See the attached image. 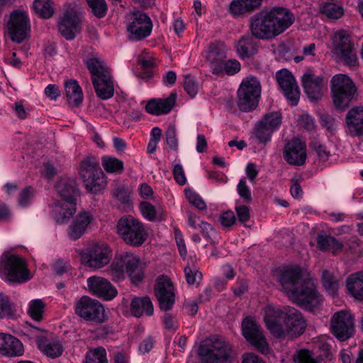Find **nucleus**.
Wrapping results in <instances>:
<instances>
[{"mask_svg":"<svg viewBox=\"0 0 363 363\" xmlns=\"http://www.w3.org/2000/svg\"><path fill=\"white\" fill-rule=\"evenodd\" d=\"M279 282L290 300L309 311H313L323 301L314 281L311 279H303L299 267L282 270Z\"/></svg>","mask_w":363,"mask_h":363,"instance_id":"obj_1","label":"nucleus"},{"mask_svg":"<svg viewBox=\"0 0 363 363\" xmlns=\"http://www.w3.org/2000/svg\"><path fill=\"white\" fill-rule=\"evenodd\" d=\"M264 321L270 333L281 339L301 335L307 325L301 313L295 308L274 304L264 308Z\"/></svg>","mask_w":363,"mask_h":363,"instance_id":"obj_2","label":"nucleus"},{"mask_svg":"<svg viewBox=\"0 0 363 363\" xmlns=\"http://www.w3.org/2000/svg\"><path fill=\"white\" fill-rule=\"evenodd\" d=\"M294 21V15L288 9L274 7L255 13L249 20V27L255 38L269 40L284 33Z\"/></svg>","mask_w":363,"mask_h":363,"instance_id":"obj_3","label":"nucleus"},{"mask_svg":"<svg viewBox=\"0 0 363 363\" xmlns=\"http://www.w3.org/2000/svg\"><path fill=\"white\" fill-rule=\"evenodd\" d=\"M56 189L61 199L55 203L52 216L58 224L67 223L76 213L78 189L75 182L71 179L60 180Z\"/></svg>","mask_w":363,"mask_h":363,"instance_id":"obj_4","label":"nucleus"},{"mask_svg":"<svg viewBox=\"0 0 363 363\" xmlns=\"http://www.w3.org/2000/svg\"><path fill=\"white\" fill-rule=\"evenodd\" d=\"M0 278L9 284H23L30 280L31 277L26 259L9 252L1 255Z\"/></svg>","mask_w":363,"mask_h":363,"instance_id":"obj_5","label":"nucleus"},{"mask_svg":"<svg viewBox=\"0 0 363 363\" xmlns=\"http://www.w3.org/2000/svg\"><path fill=\"white\" fill-rule=\"evenodd\" d=\"M231 347L223 339L209 337L203 340L198 349L203 363H230Z\"/></svg>","mask_w":363,"mask_h":363,"instance_id":"obj_6","label":"nucleus"},{"mask_svg":"<svg viewBox=\"0 0 363 363\" xmlns=\"http://www.w3.org/2000/svg\"><path fill=\"white\" fill-rule=\"evenodd\" d=\"M330 89L334 106L337 110L342 111L350 106L357 91L352 80L343 74L333 77Z\"/></svg>","mask_w":363,"mask_h":363,"instance_id":"obj_7","label":"nucleus"},{"mask_svg":"<svg viewBox=\"0 0 363 363\" xmlns=\"http://www.w3.org/2000/svg\"><path fill=\"white\" fill-rule=\"evenodd\" d=\"M117 232L127 245L135 247L141 246L148 235L144 224L131 216L122 217L118 221Z\"/></svg>","mask_w":363,"mask_h":363,"instance_id":"obj_8","label":"nucleus"},{"mask_svg":"<svg viewBox=\"0 0 363 363\" xmlns=\"http://www.w3.org/2000/svg\"><path fill=\"white\" fill-rule=\"evenodd\" d=\"M79 176L90 193L99 194L106 186L105 175L94 158L86 157L82 161Z\"/></svg>","mask_w":363,"mask_h":363,"instance_id":"obj_9","label":"nucleus"},{"mask_svg":"<svg viewBox=\"0 0 363 363\" xmlns=\"http://www.w3.org/2000/svg\"><path fill=\"white\" fill-rule=\"evenodd\" d=\"M261 94V84L258 79L249 76L244 79L238 90V106L240 111L249 112L255 109Z\"/></svg>","mask_w":363,"mask_h":363,"instance_id":"obj_10","label":"nucleus"},{"mask_svg":"<svg viewBox=\"0 0 363 363\" xmlns=\"http://www.w3.org/2000/svg\"><path fill=\"white\" fill-rule=\"evenodd\" d=\"M282 123V115L279 111L267 112L255 123L252 135L257 143L267 145L272 140Z\"/></svg>","mask_w":363,"mask_h":363,"instance_id":"obj_11","label":"nucleus"},{"mask_svg":"<svg viewBox=\"0 0 363 363\" xmlns=\"http://www.w3.org/2000/svg\"><path fill=\"white\" fill-rule=\"evenodd\" d=\"M152 27L151 18L145 13L140 11L133 12L127 18L128 37L132 41H140L150 36Z\"/></svg>","mask_w":363,"mask_h":363,"instance_id":"obj_12","label":"nucleus"},{"mask_svg":"<svg viewBox=\"0 0 363 363\" xmlns=\"http://www.w3.org/2000/svg\"><path fill=\"white\" fill-rule=\"evenodd\" d=\"M74 311L86 321L104 323L106 319L103 305L99 301L86 296L81 297L76 302Z\"/></svg>","mask_w":363,"mask_h":363,"instance_id":"obj_13","label":"nucleus"},{"mask_svg":"<svg viewBox=\"0 0 363 363\" xmlns=\"http://www.w3.org/2000/svg\"><path fill=\"white\" fill-rule=\"evenodd\" d=\"M57 27L66 40L75 38L77 33L80 31L78 6L75 2L67 4L63 16L57 22Z\"/></svg>","mask_w":363,"mask_h":363,"instance_id":"obj_14","label":"nucleus"},{"mask_svg":"<svg viewBox=\"0 0 363 363\" xmlns=\"http://www.w3.org/2000/svg\"><path fill=\"white\" fill-rule=\"evenodd\" d=\"M333 43L335 50L340 54L346 65L352 67L358 65L354 45L351 42L350 35L347 31L341 30L335 33Z\"/></svg>","mask_w":363,"mask_h":363,"instance_id":"obj_15","label":"nucleus"},{"mask_svg":"<svg viewBox=\"0 0 363 363\" xmlns=\"http://www.w3.org/2000/svg\"><path fill=\"white\" fill-rule=\"evenodd\" d=\"M279 87L291 106H296L300 99V90L294 75L283 69L276 73Z\"/></svg>","mask_w":363,"mask_h":363,"instance_id":"obj_16","label":"nucleus"},{"mask_svg":"<svg viewBox=\"0 0 363 363\" xmlns=\"http://www.w3.org/2000/svg\"><path fill=\"white\" fill-rule=\"evenodd\" d=\"M242 332L243 336L252 345L262 353H267L269 350L268 343L263 335L260 326L252 317L245 318L242 323Z\"/></svg>","mask_w":363,"mask_h":363,"instance_id":"obj_17","label":"nucleus"},{"mask_svg":"<svg viewBox=\"0 0 363 363\" xmlns=\"http://www.w3.org/2000/svg\"><path fill=\"white\" fill-rule=\"evenodd\" d=\"M330 330L333 335L340 341L349 339L354 330L353 317L345 311L335 313L331 318Z\"/></svg>","mask_w":363,"mask_h":363,"instance_id":"obj_18","label":"nucleus"},{"mask_svg":"<svg viewBox=\"0 0 363 363\" xmlns=\"http://www.w3.org/2000/svg\"><path fill=\"white\" fill-rule=\"evenodd\" d=\"M112 250L106 244H94L86 249L82 259L89 267L100 269L109 263Z\"/></svg>","mask_w":363,"mask_h":363,"instance_id":"obj_19","label":"nucleus"},{"mask_svg":"<svg viewBox=\"0 0 363 363\" xmlns=\"http://www.w3.org/2000/svg\"><path fill=\"white\" fill-rule=\"evenodd\" d=\"M154 291L160 309L165 311L170 310L175 301L174 289L170 279L166 276L158 277Z\"/></svg>","mask_w":363,"mask_h":363,"instance_id":"obj_20","label":"nucleus"},{"mask_svg":"<svg viewBox=\"0 0 363 363\" xmlns=\"http://www.w3.org/2000/svg\"><path fill=\"white\" fill-rule=\"evenodd\" d=\"M283 157L291 165L302 166L307 159L306 143L298 138L289 140L284 147Z\"/></svg>","mask_w":363,"mask_h":363,"instance_id":"obj_21","label":"nucleus"},{"mask_svg":"<svg viewBox=\"0 0 363 363\" xmlns=\"http://www.w3.org/2000/svg\"><path fill=\"white\" fill-rule=\"evenodd\" d=\"M9 35L12 41L21 43L26 38L29 30L28 16L20 11H14L7 23Z\"/></svg>","mask_w":363,"mask_h":363,"instance_id":"obj_22","label":"nucleus"},{"mask_svg":"<svg viewBox=\"0 0 363 363\" xmlns=\"http://www.w3.org/2000/svg\"><path fill=\"white\" fill-rule=\"evenodd\" d=\"M301 82L305 93L311 101L322 97L323 87L327 82L322 75H315L308 70L302 75Z\"/></svg>","mask_w":363,"mask_h":363,"instance_id":"obj_23","label":"nucleus"},{"mask_svg":"<svg viewBox=\"0 0 363 363\" xmlns=\"http://www.w3.org/2000/svg\"><path fill=\"white\" fill-rule=\"evenodd\" d=\"M87 286L90 292L106 301L115 298L118 294L116 289L111 282L101 277H91L87 279Z\"/></svg>","mask_w":363,"mask_h":363,"instance_id":"obj_24","label":"nucleus"},{"mask_svg":"<svg viewBox=\"0 0 363 363\" xmlns=\"http://www.w3.org/2000/svg\"><path fill=\"white\" fill-rule=\"evenodd\" d=\"M345 132L352 138H363V106L350 108L345 116Z\"/></svg>","mask_w":363,"mask_h":363,"instance_id":"obj_25","label":"nucleus"},{"mask_svg":"<svg viewBox=\"0 0 363 363\" xmlns=\"http://www.w3.org/2000/svg\"><path fill=\"white\" fill-rule=\"evenodd\" d=\"M177 94L171 92L165 99H152L148 101L145 106L147 113L155 116L169 113L175 105Z\"/></svg>","mask_w":363,"mask_h":363,"instance_id":"obj_26","label":"nucleus"},{"mask_svg":"<svg viewBox=\"0 0 363 363\" xmlns=\"http://www.w3.org/2000/svg\"><path fill=\"white\" fill-rule=\"evenodd\" d=\"M21 342L11 335L0 333V354L8 357H18L23 354Z\"/></svg>","mask_w":363,"mask_h":363,"instance_id":"obj_27","label":"nucleus"},{"mask_svg":"<svg viewBox=\"0 0 363 363\" xmlns=\"http://www.w3.org/2000/svg\"><path fill=\"white\" fill-rule=\"evenodd\" d=\"M37 344L39 350L50 358L54 359L61 356L64 351L62 342L57 337H40L38 338Z\"/></svg>","mask_w":363,"mask_h":363,"instance_id":"obj_28","label":"nucleus"},{"mask_svg":"<svg viewBox=\"0 0 363 363\" xmlns=\"http://www.w3.org/2000/svg\"><path fill=\"white\" fill-rule=\"evenodd\" d=\"M125 272L135 284L143 280L145 277L144 267L138 255L127 252Z\"/></svg>","mask_w":363,"mask_h":363,"instance_id":"obj_29","label":"nucleus"},{"mask_svg":"<svg viewBox=\"0 0 363 363\" xmlns=\"http://www.w3.org/2000/svg\"><path fill=\"white\" fill-rule=\"evenodd\" d=\"M98 98L101 100L111 99L114 94L113 80L111 73L91 82Z\"/></svg>","mask_w":363,"mask_h":363,"instance_id":"obj_30","label":"nucleus"},{"mask_svg":"<svg viewBox=\"0 0 363 363\" xmlns=\"http://www.w3.org/2000/svg\"><path fill=\"white\" fill-rule=\"evenodd\" d=\"M91 219L92 216L90 213L87 211L80 212L69 225L68 230L69 237L74 240L79 238L86 231Z\"/></svg>","mask_w":363,"mask_h":363,"instance_id":"obj_31","label":"nucleus"},{"mask_svg":"<svg viewBox=\"0 0 363 363\" xmlns=\"http://www.w3.org/2000/svg\"><path fill=\"white\" fill-rule=\"evenodd\" d=\"M236 52L242 60L255 56L258 52V45L253 36H242L236 43Z\"/></svg>","mask_w":363,"mask_h":363,"instance_id":"obj_32","label":"nucleus"},{"mask_svg":"<svg viewBox=\"0 0 363 363\" xmlns=\"http://www.w3.org/2000/svg\"><path fill=\"white\" fill-rule=\"evenodd\" d=\"M127 252H123L116 255L111 265L107 269V274L112 280L120 281L125 278L126 270Z\"/></svg>","mask_w":363,"mask_h":363,"instance_id":"obj_33","label":"nucleus"},{"mask_svg":"<svg viewBox=\"0 0 363 363\" xmlns=\"http://www.w3.org/2000/svg\"><path fill=\"white\" fill-rule=\"evenodd\" d=\"M130 311L132 314L137 318L142 316L144 313L151 316L154 313L152 303L147 296L133 298L130 303Z\"/></svg>","mask_w":363,"mask_h":363,"instance_id":"obj_34","label":"nucleus"},{"mask_svg":"<svg viewBox=\"0 0 363 363\" xmlns=\"http://www.w3.org/2000/svg\"><path fill=\"white\" fill-rule=\"evenodd\" d=\"M84 63L91 74V82L94 81V78L98 79L102 77L104 74L111 73L106 62L99 57L93 56L88 57Z\"/></svg>","mask_w":363,"mask_h":363,"instance_id":"obj_35","label":"nucleus"},{"mask_svg":"<svg viewBox=\"0 0 363 363\" xmlns=\"http://www.w3.org/2000/svg\"><path fill=\"white\" fill-rule=\"evenodd\" d=\"M263 0H233L230 4V11L234 17L240 16L259 8Z\"/></svg>","mask_w":363,"mask_h":363,"instance_id":"obj_36","label":"nucleus"},{"mask_svg":"<svg viewBox=\"0 0 363 363\" xmlns=\"http://www.w3.org/2000/svg\"><path fill=\"white\" fill-rule=\"evenodd\" d=\"M65 94L67 101L74 106H78L83 101V92L77 81L70 79L65 84Z\"/></svg>","mask_w":363,"mask_h":363,"instance_id":"obj_37","label":"nucleus"},{"mask_svg":"<svg viewBox=\"0 0 363 363\" xmlns=\"http://www.w3.org/2000/svg\"><path fill=\"white\" fill-rule=\"evenodd\" d=\"M350 294L357 300H363V272L350 274L347 279Z\"/></svg>","mask_w":363,"mask_h":363,"instance_id":"obj_38","label":"nucleus"},{"mask_svg":"<svg viewBox=\"0 0 363 363\" xmlns=\"http://www.w3.org/2000/svg\"><path fill=\"white\" fill-rule=\"evenodd\" d=\"M317 243L320 250L331 251L334 254L342 248V245L335 238L323 233L318 235Z\"/></svg>","mask_w":363,"mask_h":363,"instance_id":"obj_39","label":"nucleus"},{"mask_svg":"<svg viewBox=\"0 0 363 363\" xmlns=\"http://www.w3.org/2000/svg\"><path fill=\"white\" fill-rule=\"evenodd\" d=\"M101 164L107 173L121 174L123 171V161L114 157H103L101 158Z\"/></svg>","mask_w":363,"mask_h":363,"instance_id":"obj_40","label":"nucleus"},{"mask_svg":"<svg viewBox=\"0 0 363 363\" xmlns=\"http://www.w3.org/2000/svg\"><path fill=\"white\" fill-rule=\"evenodd\" d=\"M33 9L43 18H50L54 13L53 2L51 0H35Z\"/></svg>","mask_w":363,"mask_h":363,"instance_id":"obj_41","label":"nucleus"},{"mask_svg":"<svg viewBox=\"0 0 363 363\" xmlns=\"http://www.w3.org/2000/svg\"><path fill=\"white\" fill-rule=\"evenodd\" d=\"M85 363H108L106 350L103 347L89 350L86 354Z\"/></svg>","mask_w":363,"mask_h":363,"instance_id":"obj_42","label":"nucleus"},{"mask_svg":"<svg viewBox=\"0 0 363 363\" xmlns=\"http://www.w3.org/2000/svg\"><path fill=\"white\" fill-rule=\"evenodd\" d=\"M322 281L328 294L331 296H335L339 289V282L337 280L335 279L333 274L327 270L323 271L322 274Z\"/></svg>","mask_w":363,"mask_h":363,"instance_id":"obj_43","label":"nucleus"},{"mask_svg":"<svg viewBox=\"0 0 363 363\" xmlns=\"http://www.w3.org/2000/svg\"><path fill=\"white\" fill-rule=\"evenodd\" d=\"M45 304L41 299L32 300L28 305V313L32 319L40 321L42 320Z\"/></svg>","mask_w":363,"mask_h":363,"instance_id":"obj_44","label":"nucleus"},{"mask_svg":"<svg viewBox=\"0 0 363 363\" xmlns=\"http://www.w3.org/2000/svg\"><path fill=\"white\" fill-rule=\"evenodd\" d=\"M226 45L221 42L212 43L208 46L207 59L226 58Z\"/></svg>","mask_w":363,"mask_h":363,"instance_id":"obj_45","label":"nucleus"},{"mask_svg":"<svg viewBox=\"0 0 363 363\" xmlns=\"http://www.w3.org/2000/svg\"><path fill=\"white\" fill-rule=\"evenodd\" d=\"M93 14L98 18H103L107 12V4L105 0H86Z\"/></svg>","mask_w":363,"mask_h":363,"instance_id":"obj_46","label":"nucleus"},{"mask_svg":"<svg viewBox=\"0 0 363 363\" xmlns=\"http://www.w3.org/2000/svg\"><path fill=\"white\" fill-rule=\"evenodd\" d=\"M321 11L324 15L331 19H337L343 15L342 7L333 3L325 4Z\"/></svg>","mask_w":363,"mask_h":363,"instance_id":"obj_47","label":"nucleus"},{"mask_svg":"<svg viewBox=\"0 0 363 363\" xmlns=\"http://www.w3.org/2000/svg\"><path fill=\"white\" fill-rule=\"evenodd\" d=\"M35 195L34 189L31 186H27L22 189L18 197V204L21 208H26L30 205Z\"/></svg>","mask_w":363,"mask_h":363,"instance_id":"obj_48","label":"nucleus"},{"mask_svg":"<svg viewBox=\"0 0 363 363\" xmlns=\"http://www.w3.org/2000/svg\"><path fill=\"white\" fill-rule=\"evenodd\" d=\"M185 194L189 201L199 210L206 208V204L203 199L195 191L188 189L185 191Z\"/></svg>","mask_w":363,"mask_h":363,"instance_id":"obj_49","label":"nucleus"},{"mask_svg":"<svg viewBox=\"0 0 363 363\" xmlns=\"http://www.w3.org/2000/svg\"><path fill=\"white\" fill-rule=\"evenodd\" d=\"M185 91L191 97L194 98L198 94L199 84L197 82L190 76H185L183 82Z\"/></svg>","mask_w":363,"mask_h":363,"instance_id":"obj_50","label":"nucleus"},{"mask_svg":"<svg viewBox=\"0 0 363 363\" xmlns=\"http://www.w3.org/2000/svg\"><path fill=\"white\" fill-rule=\"evenodd\" d=\"M140 209L143 217L150 220L152 221L156 219L157 211L155 207L149 202L143 201L140 204Z\"/></svg>","mask_w":363,"mask_h":363,"instance_id":"obj_51","label":"nucleus"},{"mask_svg":"<svg viewBox=\"0 0 363 363\" xmlns=\"http://www.w3.org/2000/svg\"><path fill=\"white\" fill-rule=\"evenodd\" d=\"M184 274L186 282L189 285L194 284L202 278L201 273L195 267L186 266L184 268Z\"/></svg>","mask_w":363,"mask_h":363,"instance_id":"obj_52","label":"nucleus"},{"mask_svg":"<svg viewBox=\"0 0 363 363\" xmlns=\"http://www.w3.org/2000/svg\"><path fill=\"white\" fill-rule=\"evenodd\" d=\"M13 315V311L9 298L0 293V318H9Z\"/></svg>","mask_w":363,"mask_h":363,"instance_id":"obj_53","label":"nucleus"},{"mask_svg":"<svg viewBox=\"0 0 363 363\" xmlns=\"http://www.w3.org/2000/svg\"><path fill=\"white\" fill-rule=\"evenodd\" d=\"M226 58H213L207 59L209 62L210 70L212 74L216 75L223 74L225 62Z\"/></svg>","mask_w":363,"mask_h":363,"instance_id":"obj_54","label":"nucleus"},{"mask_svg":"<svg viewBox=\"0 0 363 363\" xmlns=\"http://www.w3.org/2000/svg\"><path fill=\"white\" fill-rule=\"evenodd\" d=\"M241 65L240 62L235 59H230L225 60L223 74L228 76L234 75L240 71Z\"/></svg>","mask_w":363,"mask_h":363,"instance_id":"obj_55","label":"nucleus"},{"mask_svg":"<svg viewBox=\"0 0 363 363\" xmlns=\"http://www.w3.org/2000/svg\"><path fill=\"white\" fill-rule=\"evenodd\" d=\"M165 135L167 145L172 149L177 150L178 147V140L175 126L174 125H169L166 130Z\"/></svg>","mask_w":363,"mask_h":363,"instance_id":"obj_56","label":"nucleus"},{"mask_svg":"<svg viewBox=\"0 0 363 363\" xmlns=\"http://www.w3.org/2000/svg\"><path fill=\"white\" fill-rule=\"evenodd\" d=\"M295 363H316L312 353L307 350H301L294 356Z\"/></svg>","mask_w":363,"mask_h":363,"instance_id":"obj_57","label":"nucleus"},{"mask_svg":"<svg viewBox=\"0 0 363 363\" xmlns=\"http://www.w3.org/2000/svg\"><path fill=\"white\" fill-rule=\"evenodd\" d=\"M237 191L239 196L242 198L245 201L250 203L252 201L251 191L244 179H240L237 185Z\"/></svg>","mask_w":363,"mask_h":363,"instance_id":"obj_58","label":"nucleus"},{"mask_svg":"<svg viewBox=\"0 0 363 363\" xmlns=\"http://www.w3.org/2000/svg\"><path fill=\"white\" fill-rule=\"evenodd\" d=\"M312 147L315 152L320 160L326 161L331 155L330 151L328 149V147L319 142L313 143Z\"/></svg>","mask_w":363,"mask_h":363,"instance_id":"obj_59","label":"nucleus"},{"mask_svg":"<svg viewBox=\"0 0 363 363\" xmlns=\"http://www.w3.org/2000/svg\"><path fill=\"white\" fill-rule=\"evenodd\" d=\"M172 174L174 180L179 185L183 186L186 183V178L185 176L184 168L182 164H174L172 169Z\"/></svg>","mask_w":363,"mask_h":363,"instance_id":"obj_60","label":"nucleus"},{"mask_svg":"<svg viewBox=\"0 0 363 363\" xmlns=\"http://www.w3.org/2000/svg\"><path fill=\"white\" fill-rule=\"evenodd\" d=\"M236 220L234 213L231 211H227L223 213L219 217V221L223 227H230L235 224Z\"/></svg>","mask_w":363,"mask_h":363,"instance_id":"obj_61","label":"nucleus"},{"mask_svg":"<svg viewBox=\"0 0 363 363\" xmlns=\"http://www.w3.org/2000/svg\"><path fill=\"white\" fill-rule=\"evenodd\" d=\"M113 196L121 203H128L130 200V194L124 187H118L113 191Z\"/></svg>","mask_w":363,"mask_h":363,"instance_id":"obj_62","label":"nucleus"},{"mask_svg":"<svg viewBox=\"0 0 363 363\" xmlns=\"http://www.w3.org/2000/svg\"><path fill=\"white\" fill-rule=\"evenodd\" d=\"M164 328L169 331H176L179 328L177 318L169 313H165L163 316Z\"/></svg>","mask_w":363,"mask_h":363,"instance_id":"obj_63","label":"nucleus"},{"mask_svg":"<svg viewBox=\"0 0 363 363\" xmlns=\"http://www.w3.org/2000/svg\"><path fill=\"white\" fill-rule=\"evenodd\" d=\"M155 343V338L149 335L140 343L138 350L142 354L148 353L153 348Z\"/></svg>","mask_w":363,"mask_h":363,"instance_id":"obj_64","label":"nucleus"}]
</instances>
